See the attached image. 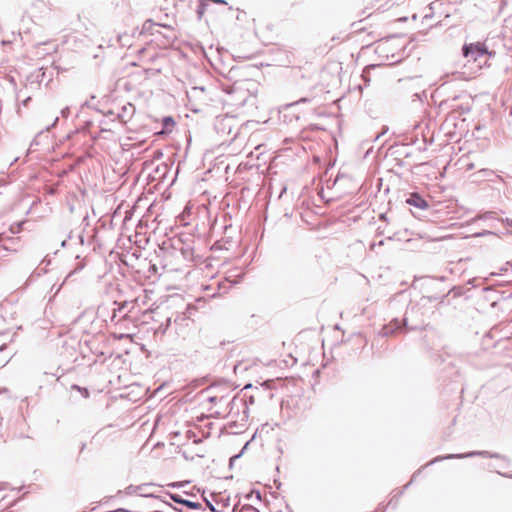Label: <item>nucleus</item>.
<instances>
[{
	"instance_id": "f257e3e1",
	"label": "nucleus",
	"mask_w": 512,
	"mask_h": 512,
	"mask_svg": "<svg viewBox=\"0 0 512 512\" xmlns=\"http://www.w3.org/2000/svg\"><path fill=\"white\" fill-rule=\"evenodd\" d=\"M128 301L122 300V301H114V305H117V308L113 309V313L111 316V324L113 327V330L111 331V335L115 339H125L128 338V333L126 332L128 325H127V318H128V310L126 308Z\"/></svg>"
},
{
	"instance_id": "f03ea898",
	"label": "nucleus",
	"mask_w": 512,
	"mask_h": 512,
	"mask_svg": "<svg viewBox=\"0 0 512 512\" xmlns=\"http://www.w3.org/2000/svg\"><path fill=\"white\" fill-rule=\"evenodd\" d=\"M463 54L467 58V63L476 64L478 69L488 65L490 53L482 43H472L463 47Z\"/></svg>"
},
{
	"instance_id": "7ed1b4c3",
	"label": "nucleus",
	"mask_w": 512,
	"mask_h": 512,
	"mask_svg": "<svg viewBox=\"0 0 512 512\" xmlns=\"http://www.w3.org/2000/svg\"><path fill=\"white\" fill-rule=\"evenodd\" d=\"M406 203L421 210H426L429 207L428 202L418 193H411Z\"/></svg>"
},
{
	"instance_id": "20e7f679",
	"label": "nucleus",
	"mask_w": 512,
	"mask_h": 512,
	"mask_svg": "<svg viewBox=\"0 0 512 512\" xmlns=\"http://www.w3.org/2000/svg\"><path fill=\"white\" fill-rule=\"evenodd\" d=\"M175 126V121L172 117L168 116L163 119V130L158 134H163L165 132H171Z\"/></svg>"
},
{
	"instance_id": "39448f33",
	"label": "nucleus",
	"mask_w": 512,
	"mask_h": 512,
	"mask_svg": "<svg viewBox=\"0 0 512 512\" xmlns=\"http://www.w3.org/2000/svg\"><path fill=\"white\" fill-rule=\"evenodd\" d=\"M110 383L118 385L120 388L123 387L126 389L128 387L126 383V372L124 371L123 373L118 374L115 380H110Z\"/></svg>"
},
{
	"instance_id": "423d86ee",
	"label": "nucleus",
	"mask_w": 512,
	"mask_h": 512,
	"mask_svg": "<svg viewBox=\"0 0 512 512\" xmlns=\"http://www.w3.org/2000/svg\"><path fill=\"white\" fill-rule=\"evenodd\" d=\"M119 259H120V262L123 264V267H121V264H119V273L121 274V276L123 278H125L126 276V269L128 267V262L126 261L125 259V255L122 253V254H117Z\"/></svg>"
},
{
	"instance_id": "0eeeda50",
	"label": "nucleus",
	"mask_w": 512,
	"mask_h": 512,
	"mask_svg": "<svg viewBox=\"0 0 512 512\" xmlns=\"http://www.w3.org/2000/svg\"><path fill=\"white\" fill-rule=\"evenodd\" d=\"M25 224L24 221L22 222H16V223H13L11 226H10V231L11 233L13 234H18L22 231V228H23V225Z\"/></svg>"
},
{
	"instance_id": "6e6552de",
	"label": "nucleus",
	"mask_w": 512,
	"mask_h": 512,
	"mask_svg": "<svg viewBox=\"0 0 512 512\" xmlns=\"http://www.w3.org/2000/svg\"><path fill=\"white\" fill-rule=\"evenodd\" d=\"M376 2H378V0H366L365 1V10H371V9L375 8L376 11H379L380 6H377Z\"/></svg>"
},
{
	"instance_id": "1a4fd4ad",
	"label": "nucleus",
	"mask_w": 512,
	"mask_h": 512,
	"mask_svg": "<svg viewBox=\"0 0 512 512\" xmlns=\"http://www.w3.org/2000/svg\"><path fill=\"white\" fill-rule=\"evenodd\" d=\"M41 134H42V132L38 133L34 137V139L31 141L29 149H28V153H31L33 151L34 147H36V146H38L40 144L39 137H40Z\"/></svg>"
},
{
	"instance_id": "9d476101",
	"label": "nucleus",
	"mask_w": 512,
	"mask_h": 512,
	"mask_svg": "<svg viewBox=\"0 0 512 512\" xmlns=\"http://www.w3.org/2000/svg\"><path fill=\"white\" fill-rule=\"evenodd\" d=\"M72 387L74 389L79 390L85 398H87L89 396V392H88V390L86 388H81L78 385H73Z\"/></svg>"
},
{
	"instance_id": "9b49d317",
	"label": "nucleus",
	"mask_w": 512,
	"mask_h": 512,
	"mask_svg": "<svg viewBox=\"0 0 512 512\" xmlns=\"http://www.w3.org/2000/svg\"><path fill=\"white\" fill-rule=\"evenodd\" d=\"M69 114H70V109H69V107H65V108H63V109L61 110V115H62V117L67 118V117L69 116Z\"/></svg>"
},
{
	"instance_id": "f8f14e48",
	"label": "nucleus",
	"mask_w": 512,
	"mask_h": 512,
	"mask_svg": "<svg viewBox=\"0 0 512 512\" xmlns=\"http://www.w3.org/2000/svg\"><path fill=\"white\" fill-rule=\"evenodd\" d=\"M127 220H128V210H126L124 212L123 224H125Z\"/></svg>"
},
{
	"instance_id": "ddd939ff",
	"label": "nucleus",
	"mask_w": 512,
	"mask_h": 512,
	"mask_svg": "<svg viewBox=\"0 0 512 512\" xmlns=\"http://www.w3.org/2000/svg\"><path fill=\"white\" fill-rule=\"evenodd\" d=\"M126 396L125 393H120L119 395H115L114 398H124Z\"/></svg>"
},
{
	"instance_id": "4468645a",
	"label": "nucleus",
	"mask_w": 512,
	"mask_h": 512,
	"mask_svg": "<svg viewBox=\"0 0 512 512\" xmlns=\"http://www.w3.org/2000/svg\"><path fill=\"white\" fill-rule=\"evenodd\" d=\"M30 99H31L30 97H28L27 99H25V100L23 101V105H24V106H26V105H27V103L30 101Z\"/></svg>"
},
{
	"instance_id": "2eb2a0df",
	"label": "nucleus",
	"mask_w": 512,
	"mask_h": 512,
	"mask_svg": "<svg viewBox=\"0 0 512 512\" xmlns=\"http://www.w3.org/2000/svg\"><path fill=\"white\" fill-rule=\"evenodd\" d=\"M57 122H58V117L55 118L54 122L51 124V127H54Z\"/></svg>"
},
{
	"instance_id": "dca6fc26",
	"label": "nucleus",
	"mask_w": 512,
	"mask_h": 512,
	"mask_svg": "<svg viewBox=\"0 0 512 512\" xmlns=\"http://www.w3.org/2000/svg\"><path fill=\"white\" fill-rule=\"evenodd\" d=\"M5 348H6V345H5V344L1 345V346H0V352H2Z\"/></svg>"
},
{
	"instance_id": "f3484780",
	"label": "nucleus",
	"mask_w": 512,
	"mask_h": 512,
	"mask_svg": "<svg viewBox=\"0 0 512 512\" xmlns=\"http://www.w3.org/2000/svg\"><path fill=\"white\" fill-rule=\"evenodd\" d=\"M65 245H66V240H63L62 243H61V246L65 247Z\"/></svg>"
},
{
	"instance_id": "a211bd4d",
	"label": "nucleus",
	"mask_w": 512,
	"mask_h": 512,
	"mask_svg": "<svg viewBox=\"0 0 512 512\" xmlns=\"http://www.w3.org/2000/svg\"><path fill=\"white\" fill-rule=\"evenodd\" d=\"M123 86H124L125 89H128V84L127 83H124Z\"/></svg>"
},
{
	"instance_id": "6ab92c4d",
	"label": "nucleus",
	"mask_w": 512,
	"mask_h": 512,
	"mask_svg": "<svg viewBox=\"0 0 512 512\" xmlns=\"http://www.w3.org/2000/svg\"><path fill=\"white\" fill-rule=\"evenodd\" d=\"M85 105L90 107L91 104L89 102H86Z\"/></svg>"
},
{
	"instance_id": "aec40b11",
	"label": "nucleus",
	"mask_w": 512,
	"mask_h": 512,
	"mask_svg": "<svg viewBox=\"0 0 512 512\" xmlns=\"http://www.w3.org/2000/svg\"><path fill=\"white\" fill-rule=\"evenodd\" d=\"M117 359L120 360L121 359V355H119L114 361H116Z\"/></svg>"
}]
</instances>
